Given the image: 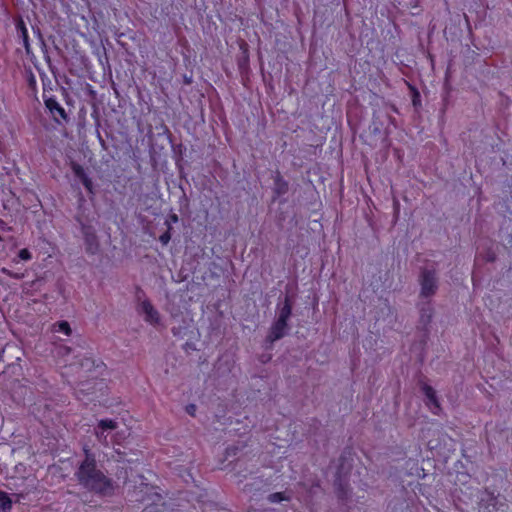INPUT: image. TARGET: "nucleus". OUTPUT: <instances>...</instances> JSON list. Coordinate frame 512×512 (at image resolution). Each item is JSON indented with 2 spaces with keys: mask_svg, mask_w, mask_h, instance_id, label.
I'll list each match as a JSON object with an SVG mask.
<instances>
[{
  "mask_svg": "<svg viewBox=\"0 0 512 512\" xmlns=\"http://www.w3.org/2000/svg\"><path fill=\"white\" fill-rule=\"evenodd\" d=\"M85 460L79 466L76 477L78 482L86 489L99 494H108L112 490V483L102 471L97 469L94 456L84 448Z\"/></svg>",
  "mask_w": 512,
  "mask_h": 512,
  "instance_id": "1",
  "label": "nucleus"
},
{
  "mask_svg": "<svg viewBox=\"0 0 512 512\" xmlns=\"http://www.w3.org/2000/svg\"><path fill=\"white\" fill-rule=\"evenodd\" d=\"M12 507V501L7 493L0 491V512H8Z\"/></svg>",
  "mask_w": 512,
  "mask_h": 512,
  "instance_id": "10",
  "label": "nucleus"
},
{
  "mask_svg": "<svg viewBox=\"0 0 512 512\" xmlns=\"http://www.w3.org/2000/svg\"><path fill=\"white\" fill-rule=\"evenodd\" d=\"M118 429V422L112 419H101L96 427L94 428L95 435L97 439L103 443L108 444V437H111V441L119 442L118 436L119 432L112 434L114 431Z\"/></svg>",
  "mask_w": 512,
  "mask_h": 512,
  "instance_id": "4",
  "label": "nucleus"
},
{
  "mask_svg": "<svg viewBox=\"0 0 512 512\" xmlns=\"http://www.w3.org/2000/svg\"><path fill=\"white\" fill-rule=\"evenodd\" d=\"M17 29L20 32L26 52L29 54L30 53V44H29L28 31H27V28L22 20L17 23Z\"/></svg>",
  "mask_w": 512,
  "mask_h": 512,
  "instance_id": "8",
  "label": "nucleus"
},
{
  "mask_svg": "<svg viewBox=\"0 0 512 512\" xmlns=\"http://www.w3.org/2000/svg\"><path fill=\"white\" fill-rule=\"evenodd\" d=\"M140 312L143 314L144 320L149 324L157 325L160 323V314L150 301L144 300L140 303Z\"/></svg>",
  "mask_w": 512,
  "mask_h": 512,
  "instance_id": "5",
  "label": "nucleus"
},
{
  "mask_svg": "<svg viewBox=\"0 0 512 512\" xmlns=\"http://www.w3.org/2000/svg\"><path fill=\"white\" fill-rule=\"evenodd\" d=\"M169 230H170V226L168 225V230L159 237V241L163 245H167L171 239V234H170Z\"/></svg>",
  "mask_w": 512,
  "mask_h": 512,
  "instance_id": "13",
  "label": "nucleus"
},
{
  "mask_svg": "<svg viewBox=\"0 0 512 512\" xmlns=\"http://www.w3.org/2000/svg\"><path fill=\"white\" fill-rule=\"evenodd\" d=\"M61 351H65L66 353H69L70 352V348L69 347H62V348H60V352Z\"/></svg>",
  "mask_w": 512,
  "mask_h": 512,
  "instance_id": "19",
  "label": "nucleus"
},
{
  "mask_svg": "<svg viewBox=\"0 0 512 512\" xmlns=\"http://www.w3.org/2000/svg\"><path fill=\"white\" fill-rule=\"evenodd\" d=\"M195 409H196V407L194 405H190L189 407H187V412L189 414L193 415Z\"/></svg>",
  "mask_w": 512,
  "mask_h": 512,
  "instance_id": "17",
  "label": "nucleus"
},
{
  "mask_svg": "<svg viewBox=\"0 0 512 512\" xmlns=\"http://www.w3.org/2000/svg\"><path fill=\"white\" fill-rule=\"evenodd\" d=\"M88 241H89V243H88L89 248H88V249H89L91 252H94V251L96 250V248H97V244H96V243H93V240H90L89 238H88Z\"/></svg>",
  "mask_w": 512,
  "mask_h": 512,
  "instance_id": "16",
  "label": "nucleus"
},
{
  "mask_svg": "<svg viewBox=\"0 0 512 512\" xmlns=\"http://www.w3.org/2000/svg\"><path fill=\"white\" fill-rule=\"evenodd\" d=\"M48 107L53 110L55 109L62 117L65 116V110L63 107H61L58 103L54 102V105L52 106L50 103H48Z\"/></svg>",
  "mask_w": 512,
  "mask_h": 512,
  "instance_id": "14",
  "label": "nucleus"
},
{
  "mask_svg": "<svg viewBox=\"0 0 512 512\" xmlns=\"http://www.w3.org/2000/svg\"><path fill=\"white\" fill-rule=\"evenodd\" d=\"M420 296L429 298L433 296L438 289V278L435 269L424 268L419 277Z\"/></svg>",
  "mask_w": 512,
  "mask_h": 512,
  "instance_id": "3",
  "label": "nucleus"
},
{
  "mask_svg": "<svg viewBox=\"0 0 512 512\" xmlns=\"http://www.w3.org/2000/svg\"><path fill=\"white\" fill-rule=\"evenodd\" d=\"M292 307L288 300V298L285 299L282 307L278 311V316L276 321L271 326L269 335L267 337L268 341L271 343L281 339L284 337V335L287 332L288 329V319L291 316Z\"/></svg>",
  "mask_w": 512,
  "mask_h": 512,
  "instance_id": "2",
  "label": "nucleus"
},
{
  "mask_svg": "<svg viewBox=\"0 0 512 512\" xmlns=\"http://www.w3.org/2000/svg\"><path fill=\"white\" fill-rule=\"evenodd\" d=\"M170 220L173 223H176L178 221V216L176 214H173L170 216Z\"/></svg>",
  "mask_w": 512,
  "mask_h": 512,
  "instance_id": "18",
  "label": "nucleus"
},
{
  "mask_svg": "<svg viewBox=\"0 0 512 512\" xmlns=\"http://www.w3.org/2000/svg\"><path fill=\"white\" fill-rule=\"evenodd\" d=\"M2 272L10 277H13V278H16V279H20L23 277V275H19V274H14L12 273L11 271H9L8 269L6 268H3L2 269Z\"/></svg>",
  "mask_w": 512,
  "mask_h": 512,
  "instance_id": "15",
  "label": "nucleus"
},
{
  "mask_svg": "<svg viewBox=\"0 0 512 512\" xmlns=\"http://www.w3.org/2000/svg\"><path fill=\"white\" fill-rule=\"evenodd\" d=\"M31 259V252L28 249L24 248L18 252L17 257L13 259V262L18 263L19 261H30Z\"/></svg>",
  "mask_w": 512,
  "mask_h": 512,
  "instance_id": "11",
  "label": "nucleus"
},
{
  "mask_svg": "<svg viewBox=\"0 0 512 512\" xmlns=\"http://www.w3.org/2000/svg\"><path fill=\"white\" fill-rule=\"evenodd\" d=\"M289 499H290V497L286 496V494L282 493V492L273 493L268 496V500L271 503H279L281 501L289 500Z\"/></svg>",
  "mask_w": 512,
  "mask_h": 512,
  "instance_id": "12",
  "label": "nucleus"
},
{
  "mask_svg": "<svg viewBox=\"0 0 512 512\" xmlns=\"http://www.w3.org/2000/svg\"><path fill=\"white\" fill-rule=\"evenodd\" d=\"M423 392H424L426 398L428 399V405H429L431 411L434 414H438L440 406H439V403L436 398L435 390L431 386L424 385Z\"/></svg>",
  "mask_w": 512,
  "mask_h": 512,
  "instance_id": "7",
  "label": "nucleus"
},
{
  "mask_svg": "<svg viewBox=\"0 0 512 512\" xmlns=\"http://www.w3.org/2000/svg\"><path fill=\"white\" fill-rule=\"evenodd\" d=\"M71 168L75 177H77L82 182L86 190L90 193H93V182L91 178H89V176L86 174L84 168L77 163H72Z\"/></svg>",
  "mask_w": 512,
  "mask_h": 512,
  "instance_id": "6",
  "label": "nucleus"
},
{
  "mask_svg": "<svg viewBox=\"0 0 512 512\" xmlns=\"http://www.w3.org/2000/svg\"><path fill=\"white\" fill-rule=\"evenodd\" d=\"M52 331L62 333L66 336H70L72 329L67 321L56 322L52 325Z\"/></svg>",
  "mask_w": 512,
  "mask_h": 512,
  "instance_id": "9",
  "label": "nucleus"
}]
</instances>
